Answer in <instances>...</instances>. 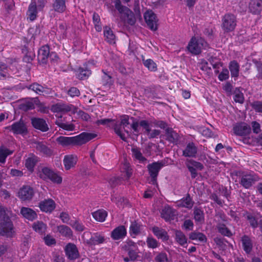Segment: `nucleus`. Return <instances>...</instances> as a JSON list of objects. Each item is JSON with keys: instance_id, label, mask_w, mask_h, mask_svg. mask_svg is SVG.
I'll return each instance as SVG.
<instances>
[{"instance_id": "6e6d98bb", "label": "nucleus", "mask_w": 262, "mask_h": 262, "mask_svg": "<svg viewBox=\"0 0 262 262\" xmlns=\"http://www.w3.org/2000/svg\"><path fill=\"white\" fill-rule=\"evenodd\" d=\"M9 75V69L4 62L0 61V79L5 78Z\"/></svg>"}, {"instance_id": "0e129e2a", "label": "nucleus", "mask_w": 262, "mask_h": 262, "mask_svg": "<svg viewBox=\"0 0 262 262\" xmlns=\"http://www.w3.org/2000/svg\"><path fill=\"white\" fill-rule=\"evenodd\" d=\"M229 73L227 69H223L222 71L219 75L218 78L220 80L224 81L229 78Z\"/></svg>"}, {"instance_id": "603ef678", "label": "nucleus", "mask_w": 262, "mask_h": 262, "mask_svg": "<svg viewBox=\"0 0 262 262\" xmlns=\"http://www.w3.org/2000/svg\"><path fill=\"white\" fill-rule=\"evenodd\" d=\"M69 225L77 231L82 232L85 229L83 224L77 220L71 221Z\"/></svg>"}, {"instance_id": "bf43d9fd", "label": "nucleus", "mask_w": 262, "mask_h": 262, "mask_svg": "<svg viewBox=\"0 0 262 262\" xmlns=\"http://www.w3.org/2000/svg\"><path fill=\"white\" fill-rule=\"evenodd\" d=\"M156 262H168L167 255L165 252L159 253L155 258Z\"/></svg>"}, {"instance_id": "ddd939ff", "label": "nucleus", "mask_w": 262, "mask_h": 262, "mask_svg": "<svg viewBox=\"0 0 262 262\" xmlns=\"http://www.w3.org/2000/svg\"><path fill=\"white\" fill-rule=\"evenodd\" d=\"M258 181L257 176L253 174H243L240 180V184L245 188H249Z\"/></svg>"}, {"instance_id": "2eb2a0df", "label": "nucleus", "mask_w": 262, "mask_h": 262, "mask_svg": "<svg viewBox=\"0 0 262 262\" xmlns=\"http://www.w3.org/2000/svg\"><path fill=\"white\" fill-rule=\"evenodd\" d=\"M126 235L127 231L125 227L120 225L111 232V237L114 240H120L123 239Z\"/></svg>"}, {"instance_id": "6e6552de", "label": "nucleus", "mask_w": 262, "mask_h": 262, "mask_svg": "<svg viewBox=\"0 0 262 262\" xmlns=\"http://www.w3.org/2000/svg\"><path fill=\"white\" fill-rule=\"evenodd\" d=\"M90 235H91V233L89 232H85L83 235L84 242L88 245H96L102 243L104 241V237L98 233H95L93 235H91L90 238H87Z\"/></svg>"}, {"instance_id": "e2e57ef3", "label": "nucleus", "mask_w": 262, "mask_h": 262, "mask_svg": "<svg viewBox=\"0 0 262 262\" xmlns=\"http://www.w3.org/2000/svg\"><path fill=\"white\" fill-rule=\"evenodd\" d=\"M45 244L49 246L55 245L56 243V240L50 234H48L43 238Z\"/></svg>"}, {"instance_id": "cd10ccee", "label": "nucleus", "mask_w": 262, "mask_h": 262, "mask_svg": "<svg viewBox=\"0 0 262 262\" xmlns=\"http://www.w3.org/2000/svg\"><path fill=\"white\" fill-rule=\"evenodd\" d=\"M34 148L40 154L50 156L52 154V150L42 142L35 143Z\"/></svg>"}, {"instance_id": "f257e3e1", "label": "nucleus", "mask_w": 262, "mask_h": 262, "mask_svg": "<svg viewBox=\"0 0 262 262\" xmlns=\"http://www.w3.org/2000/svg\"><path fill=\"white\" fill-rule=\"evenodd\" d=\"M208 46L207 42L202 37H192L188 43L187 49L191 54L197 55Z\"/></svg>"}, {"instance_id": "58836bf2", "label": "nucleus", "mask_w": 262, "mask_h": 262, "mask_svg": "<svg viewBox=\"0 0 262 262\" xmlns=\"http://www.w3.org/2000/svg\"><path fill=\"white\" fill-rule=\"evenodd\" d=\"M176 205L179 207L191 208L193 205V202L191 198H183L181 200L177 201Z\"/></svg>"}, {"instance_id": "680f3d73", "label": "nucleus", "mask_w": 262, "mask_h": 262, "mask_svg": "<svg viewBox=\"0 0 262 262\" xmlns=\"http://www.w3.org/2000/svg\"><path fill=\"white\" fill-rule=\"evenodd\" d=\"M247 220L249 221L250 225L253 228H256L258 227V223L256 218L252 214H248L246 216Z\"/></svg>"}, {"instance_id": "a18cd8bd", "label": "nucleus", "mask_w": 262, "mask_h": 262, "mask_svg": "<svg viewBox=\"0 0 262 262\" xmlns=\"http://www.w3.org/2000/svg\"><path fill=\"white\" fill-rule=\"evenodd\" d=\"M50 55V49L48 46H42L38 53V58L42 61L46 60Z\"/></svg>"}, {"instance_id": "72a5a7b5", "label": "nucleus", "mask_w": 262, "mask_h": 262, "mask_svg": "<svg viewBox=\"0 0 262 262\" xmlns=\"http://www.w3.org/2000/svg\"><path fill=\"white\" fill-rule=\"evenodd\" d=\"M173 231L175 235L176 241L181 246H184L187 242L185 235L181 230L173 229Z\"/></svg>"}, {"instance_id": "dca6fc26", "label": "nucleus", "mask_w": 262, "mask_h": 262, "mask_svg": "<svg viewBox=\"0 0 262 262\" xmlns=\"http://www.w3.org/2000/svg\"><path fill=\"white\" fill-rule=\"evenodd\" d=\"M78 161V157L75 155H67L64 156L63 163L66 170H69L75 166Z\"/></svg>"}, {"instance_id": "c9c22d12", "label": "nucleus", "mask_w": 262, "mask_h": 262, "mask_svg": "<svg viewBox=\"0 0 262 262\" xmlns=\"http://www.w3.org/2000/svg\"><path fill=\"white\" fill-rule=\"evenodd\" d=\"M53 8L57 12H64L66 10V0H54Z\"/></svg>"}, {"instance_id": "4be33fe9", "label": "nucleus", "mask_w": 262, "mask_h": 262, "mask_svg": "<svg viewBox=\"0 0 262 262\" xmlns=\"http://www.w3.org/2000/svg\"><path fill=\"white\" fill-rule=\"evenodd\" d=\"M40 210L46 212H51L55 208V203L52 199H48L39 204Z\"/></svg>"}, {"instance_id": "f03ea898", "label": "nucleus", "mask_w": 262, "mask_h": 262, "mask_svg": "<svg viewBox=\"0 0 262 262\" xmlns=\"http://www.w3.org/2000/svg\"><path fill=\"white\" fill-rule=\"evenodd\" d=\"M115 8L120 14L121 19L124 23L130 25L135 23V19L134 13L127 7L123 6L120 0L115 1Z\"/></svg>"}, {"instance_id": "c85d7f7f", "label": "nucleus", "mask_w": 262, "mask_h": 262, "mask_svg": "<svg viewBox=\"0 0 262 262\" xmlns=\"http://www.w3.org/2000/svg\"><path fill=\"white\" fill-rule=\"evenodd\" d=\"M122 125L115 124L114 126V131L115 133L123 141H126L127 137L129 135L128 132Z\"/></svg>"}, {"instance_id": "c756f323", "label": "nucleus", "mask_w": 262, "mask_h": 262, "mask_svg": "<svg viewBox=\"0 0 262 262\" xmlns=\"http://www.w3.org/2000/svg\"><path fill=\"white\" fill-rule=\"evenodd\" d=\"M56 142L64 147L74 145L73 137L60 136L57 138Z\"/></svg>"}, {"instance_id": "4c0bfd02", "label": "nucleus", "mask_w": 262, "mask_h": 262, "mask_svg": "<svg viewBox=\"0 0 262 262\" xmlns=\"http://www.w3.org/2000/svg\"><path fill=\"white\" fill-rule=\"evenodd\" d=\"M57 231L63 236L71 237L73 235V232L71 228L67 226L61 225L57 227Z\"/></svg>"}, {"instance_id": "a211bd4d", "label": "nucleus", "mask_w": 262, "mask_h": 262, "mask_svg": "<svg viewBox=\"0 0 262 262\" xmlns=\"http://www.w3.org/2000/svg\"><path fill=\"white\" fill-rule=\"evenodd\" d=\"M28 89L32 90L40 95H47L50 93V90L47 86H43L37 83H34L30 85Z\"/></svg>"}, {"instance_id": "338daca9", "label": "nucleus", "mask_w": 262, "mask_h": 262, "mask_svg": "<svg viewBox=\"0 0 262 262\" xmlns=\"http://www.w3.org/2000/svg\"><path fill=\"white\" fill-rule=\"evenodd\" d=\"M59 217L63 223L69 224L70 222V216L68 213L65 212H62L60 214Z\"/></svg>"}, {"instance_id": "412c9836", "label": "nucleus", "mask_w": 262, "mask_h": 262, "mask_svg": "<svg viewBox=\"0 0 262 262\" xmlns=\"http://www.w3.org/2000/svg\"><path fill=\"white\" fill-rule=\"evenodd\" d=\"M9 128L14 134H23L27 131L25 124L20 121L14 123L11 126L8 127V128Z\"/></svg>"}, {"instance_id": "0eeeda50", "label": "nucleus", "mask_w": 262, "mask_h": 262, "mask_svg": "<svg viewBox=\"0 0 262 262\" xmlns=\"http://www.w3.org/2000/svg\"><path fill=\"white\" fill-rule=\"evenodd\" d=\"M144 17L148 27L152 31H156L158 29V21L156 14L152 10L146 11Z\"/></svg>"}, {"instance_id": "774afa93", "label": "nucleus", "mask_w": 262, "mask_h": 262, "mask_svg": "<svg viewBox=\"0 0 262 262\" xmlns=\"http://www.w3.org/2000/svg\"><path fill=\"white\" fill-rule=\"evenodd\" d=\"M140 126L142 127L145 130L146 133H149L151 131L150 127L148 122L146 120H143L139 122Z\"/></svg>"}, {"instance_id": "ea45409f", "label": "nucleus", "mask_w": 262, "mask_h": 262, "mask_svg": "<svg viewBox=\"0 0 262 262\" xmlns=\"http://www.w3.org/2000/svg\"><path fill=\"white\" fill-rule=\"evenodd\" d=\"M18 196H32L34 193V190L30 186H23L20 188L18 191Z\"/></svg>"}, {"instance_id": "393cba45", "label": "nucleus", "mask_w": 262, "mask_h": 262, "mask_svg": "<svg viewBox=\"0 0 262 262\" xmlns=\"http://www.w3.org/2000/svg\"><path fill=\"white\" fill-rule=\"evenodd\" d=\"M166 139L170 143H175L179 140V135L172 128L167 127L165 129Z\"/></svg>"}, {"instance_id": "49530a36", "label": "nucleus", "mask_w": 262, "mask_h": 262, "mask_svg": "<svg viewBox=\"0 0 262 262\" xmlns=\"http://www.w3.org/2000/svg\"><path fill=\"white\" fill-rule=\"evenodd\" d=\"M189 237L191 240H198L202 243H206L207 242L206 235L199 232H193L190 233Z\"/></svg>"}, {"instance_id": "2f4dec72", "label": "nucleus", "mask_w": 262, "mask_h": 262, "mask_svg": "<svg viewBox=\"0 0 262 262\" xmlns=\"http://www.w3.org/2000/svg\"><path fill=\"white\" fill-rule=\"evenodd\" d=\"M240 66L236 60L231 61L229 64V69L232 77L237 78L239 76Z\"/></svg>"}, {"instance_id": "052dcab7", "label": "nucleus", "mask_w": 262, "mask_h": 262, "mask_svg": "<svg viewBox=\"0 0 262 262\" xmlns=\"http://www.w3.org/2000/svg\"><path fill=\"white\" fill-rule=\"evenodd\" d=\"M251 106L256 112L262 113L261 101H255L251 103Z\"/></svg>"}, {"instance_id": "5701e85b", "label": "nucleus", "mask_w": 262, "mask_h": 262, "mask_svg": "<svg viewBox=\"0 0 262 262\" xmlns=\"http://www.w3.org/2000/svg\"><path fill=\"white\" fill-rule=\"evenodd\" d=\"M249 11L253 14H258L262 11L261 0H250L249 4Z\"/></svg>"}, {"instance_id": "9d476101", "label": "nucleus", "mask_w": 262, "mask_h": 262, "mask_svg": "<svg viewBox=\"0 0 262 262\" xmlns=\"http://www.w3.org/2000/svg\"><path fill=\"white\" fill-rule=\"evenodd\" d=\"M13 224L9 217L0 222V234L10 236L12 235Z\"/></svg>"}, {"instance_id": "39448f33", "label": "nucleus", "mask_w": 262, "mask_h": 262, "mask_svg": "<svg viewBox=\"0 0 262 262\" xmlns=\"http://www.w3.org/2000/svg\"><path fill=\"white\" fill-rule=\"evenodd\" d=\"M44 6V0H38L37 2L36 0H32L27 12L28 18L31 21L34 20L37 17L38 12L43 9Z\"/></svg>"}, {"instance_id": "de8ad7c7", "label": "nucleus", "mask_w": 262, "mask_h": 262, "mask_svg": "<svg viewBox=\"0 0 262 262\" xmlns=\"http://www.w3.org/2000/svg\"><path fill=\"white\" fill-rule=\"evenodd\" d=\"M13 153L12 150H10L7 147L2 146L0 147V162L4 163L6 162L7 157Z\"/></svg>"}, {"instance_id": "5fc2aeb1", "label": "nucleus", "mask_w": 262, "mask_h": 262, "mask_svg": "<svg viewBox=\"0 0 262 262\" xmlns=\"http://www.w3.org/2000/svg\"><path fill=\"white\" fill-rule=\"evenodd\" d=\"M133 156L140 162H144L146 160V158L143 157L140 149L138 148H133L132 149Z\"/></svg>"}, {"instance_id": "7c9ffc66", "label": "nucleus", "mask_w": 262, "mask_h": 262, "mask_svg": "<svg viewBox=\"0 0 262 262\" xmlns=\"http://www.w3.org/2000/svg\"><path fill=\"white\" fill-rule=\"evenodd\" d=\"M37 162L38 158L33 154L30 155L26 160L25 166L29 171L32 172L33 171L34 167Z\"/></svg>"}, {"instance_id": "9b49d317", "label": "nucleus", "mask_w": 262, "mask_h": 262, "mask_svg": "<svg viewBox=\"0 0 262 262\" xmlns=\"http://www.w3.org/2000/svg\"><path fill=\"white\" fill-rule=\"evenodd\" d=\"M96 135L87 133H82L80 135L73 137L74 145H81L94 139Z\"/></svg>"}, {"instance_id": "6ab92c4d", "label": "nucleus", "mask_w": 262, "mask_h": 262, "mask_svg": "<svg viewBox=\"0 0 262 262\" xmlns=\"http://www.w3.org/2000/svg\"><path fill=\"white\" fill-rule=\"evenodd\" d=\"M31 123L35 128L42 132H46L49 129L46 121L41 118H33L31 119Z\"/></svg>"}, {"instance_id": "c03bdc74", "label": "nucleus", "mask_w": 262, "mask_h": 262, "mask_svg": "<svg viewBox=\"0 0 262 262\" xmlns=\"http://www.w3.org/2000/svg\"><path fill=\"white\" fill-rule=\"evenodd\" d=\"M216 228L219 232L222 235L228 237H231L232 235L231 230L224 224L218 223Z\"/></svg>"}, {"instance_id": "1a4fd4ad", "label": "nucleus", "mask_w": 262, "mask_h": 262, "mask_svg": "<svg viewBox=\"0 0 262 262\" xmlns=\"http://www.w3.org/2000/svg\"><path fill=\"white\" fill-rule=\"evenodd\" d=\"M234 133L237 136H245L249 135L251 132V127L245 122L238 123L233 126Z\"/></svg>"}, {"instance_id": "473e14b6", "label": "nucleus", "mask_w": 262, "mask_h": 262, "mask_svg": "<svg viewBox=\"0 0 262 262\" xmlns=\"http://www.w3.org/2000/svg\"><path fill=\"white\" fill-rule=\"evenodd\" d=\"M71 110L70 106L61 103L53 105L51 107V111L54 113H66L70 111Z\"/></svg>"}, {"instance_id": "09e8293b", "label": "nucleus", "mask_w": 262, "mask_h": 262, "mask_svg": "<svg viewBox=\"0 0 262 262\" xmlns=\"http://www.w3.org/2000/svg\"><path fill=\"white\" fill-rule=\"evenodd\" d=\"M193 214L194 219L195 220V222L201 224L204 222V214L203 211H202L200 209L194 208Z\"/></svg>"}, {"instance_id": "e433bc0d", "label": "nucleus", "mask_w": 262, "mask_h": 262, "mask_svg": "<svg viewBox=\"0 0 262 262\" xmlns=\"http://www.w3.org/2000/svg\"><path fill=\"white\" fill-rule=\"evenodd\" d=\"M68 26L66 23H62L59 24L57 30V34L59 36V39H66L68 37Z\"/></svg>"}, {"instance_id": "aec40b11", "label": "nucleus", "mask_w": 262, "mask_h": 262, "mask_svg": "<svg viewBox=\"0 0 262 262\" xmlns=\"http://www.w3.org/2000/svg\"><path fill=\"white\" fill-rule=\"evenodd\" d=\"M241 242L244 251L247 254H250L253 247L251 238L248 235H244L241 237Z\"/></svg>"}, {"instance_id": "bb28decb", "label": "nucleus", "mask_w": 262, "mask_h": 262, "mask_svg": "<svg viewBox=\"0 0 262 262\" xmlns=\"http://www.w3.org/2000/svg\"><path fill=\"white\" fill-rule=\"evenodd\" d=\"M174 215V210L169 206H165L161 213V217L166 221L173 220Z\"/></svg>"}, {"instance_id": "a19ab883", "label": "nucleus", "mask_w": 262, "mask_h": 262, "mask_svg": "<svg viewBox=\"0 0 262 262\" xmlns=\"http://www.w3.org/2000/svg\"><path fill=\"white\" fill-rule=\"evenodd\" d=\"M91 74V72L86 68H79L76 71V77L79 79H85Z\"/></svg>"}, {"instance_id": "b1692460", "label": "nucleus", "mask_w": 262, "mask_h": 262, "mask_svg": "<svg viewBox=\"0 0 262 262\" xmlns=\"http://www.w3.org/2000/svg\"><path fill=\"white\" fill-rule=\"evenodd\" d=\"M151 230L154 234L158 239H161L163 241H167L168 240L169 236L165 229L157 226H154L151 228Z\"/></svg>"}, {"instance_id": "37998d69", "label": "nucleus", "mask_w": 262, "mask_h": 262, "mask_svg": "<svg viewBox=\"0 0 262 262\" xmlns=\"http://www.w3.org/2000/svg\"><path fill=\"white\" fill-rule=\"evenodd\" d=\"M33 229L40 234L45 233L47 229V225L41 221H37L33 223Z\"/></svg>"}, {"instance_id": "7ed1b4c3", "label": "nucleus", "mask_w": 262, "mask_h": 262, "mask_svg": "<svg viewBox=\"0 0 262 262\" xmlns=\"http://www.w3.org/2000/svg\"><path fill=\"white\" fill-rule=\"evenodd\" d=\"M171 163V160L169 158L153 162L147 166L149 174L154 183L157 181V178L161 169L164 166H167Z\"/></svg>"}, {"instance_id": "13d9d810", "label": "nucleus", "mask_w": 262, "mask_h": 262, "mask_svg": "<svg viewBox=\"0 0 262 262\" xmlns=\"http://www.w3.org/2000/svg\"><path fill=\"white\" fill-rule=\"evenodd\" d=\"M233 99L236 102L241 104L244 101V95L238 89H236L234 91Z\"/></svg>"}, {"instance_id": "a878e982", "label": "nucleus", "mask_w": 262, "mask_h": 262, "mask_svg": "<svg viewBox=\"0 0 262 262\" xmlns=\"http://www.w3.org/2000/svg\"><path fill=\"white\" fill-rule=\"evenodd\" d=\"M20 213L25 218L31 221L34 220L37 217V215L35 211L27 207H22L20 210Z\"/></svg>"}, {"instance_id": "3c124183", "label": "nucleus", "mask_w": 262, "mask_h": 262, "mask_svg": "<svg viewBox=\"0 0 262 262\" xmlns=\"http://www.w3.org/2000/svg\"><path fill=\"white\" fill-rule=\"evenodd\" d=\"M146 242L149 248L155 249L160 246V243L151 236H148L147 237Z\"/></svg>"}, {"instance_id": "79ce46f5", "label": "nucleus", "mask_w": 262, "mask_h": 262, "mask_svg": "<svg viewBox=\"0 0 262 262\" xmlns=\"http://www.w3.org/2000/svg\"><path fill=\"white\" fill-rule=\"evenodd\" d=\"M107 213L104 210H98L92 213V216L98 222H103L105 220Z\"/></svg>"}, {"instance_id": "20e7f679", "label": "nucleus", "mask_w": 262, "mask_h": 262, "mask_svg": "<svg viewBox=\"0 0 262 262\" xmlns=\"http://www.w3.org/2000/svg\"><path fill=\"white\" fill-rule=\"evenodd\" d=\"M38 176L43 180H50L54 183L60 184L62 183V178L58 173L55 172L52 169L45 167L38 171Z\"/></svg>"}, {"instance_id": "f3484780", "label": "nucleus", "mask_w": 262, "mask_h": 262, "mask_svg": "<svg viewBox=\"0 0 262 262\" xmlns=\"http://www.w3.org/2000/svg\"><path fill=\"white\" fill-rule=\"evenodd\" d=\"M198 152V147L193 142L188 143L183 151V156L185 157L195 158Z\"/></svg>"}, {"instance_id": "f8f14e48", "label": "nucleus", "mask_w": 262, "mask_h": 262, "mask_svg": "<svg viewBox=\"0 0 262 262\" xmlns=\"http://www.w3.org/2000/svg\"><path fill=\"white\" fill-rule=\"evenodd\" d=\"M144 227L145 226L140 222L137 221L132 222L129 229L130 236L135 237L142 234L144 232Z\"/></svg>"}, {"instance_id": "4468645a", "label": "nucleus", "mask_w": 262, "mask_h": 262, "mask_svg": "<svg viewBox=\"0 0 262 262\" xmlns=\"http://www.w3.org/2000/svg\"><path fill=\"white\" fill-rule=\"evenodd\" d=\"M66 254L70 260H75L79 257V253L76 246L73 243H69L64 248Z\"/></svg>"}, {"instance_id": "423d86ee", "label": "nucleus", "mask_w": 262, "mask_h": 262, "mask_svg": "<svg viewBox=\"0 0 262 262\" xmlns=\"http://www.w3.org/2000/svg\"><path fill=\"white\" fill-rule=\"evenodd\" d=\"M236 26V18L234 15L226 14L222 18V27L225 32L233 31Z\"/></svg>"}, {"instance_id": "8fccbe9b", "label": "nucleus", "mask_w": 262, "mask_h": 262, "mask_svg": "<svg viewBox=\"0 0 262 262\" xmlns=\"http://www.w3.org/2000/svg\"><path fill=\"white\" fill-rule=\"evenodd\" d=\"M142 61L144 66L150 71L155 72L157 70V65L152 59H142Z\"/></svg>"}, {"instance_id": "4d7b16f0", "label": "nucleus", "mask_w": 262, "mask_h": 262, "mask_svg": "<svg viewBox=\"0 0 262 262\" xmlns=\"http://www.w3.org/2000/svg\"><path fill=\"white\" fill-rule=\"evenodd\" d=\"M186 165L187 167H188V166H190V167H192L193 168H196L199 170H202L204 168V166L201 163L193 160H187Z\"/></svg>"}, {"instance_id": "f704fd0d", "label": "nucleus", "mask_w": 262, "mask_h": 262, "mask_svg": "<svg viewBox=\"0 0 262 262\" xmlns=\"http://www.w3.org/2000/svg\"><path fill=\"white\" fill-rule=\"evenodd\" d=\"M103 34L105 40L107 42L111 44L115 43L116 36L110 27L107 26L104 27Z\"/></svg>"}, {"instance_id": "69168bd1", "label": "nucleus", "mask_w": 262, "mask_h": 262, "mask_svg": "<svg viewBox=\"0 0 262 262\" xmlns=\"http://www.w3.org/2000/svg\"><path fill=\"white\" fill-rule=\"evenodd\" d=\"M113 202L116 203L119 207H124V202L126 201L124 198H112L111 199Z\"/></svg>"}, {"instance_id": "864d4df0", "label": "nucleus", "mask_w": 262, "mask_h": 262, "mask_svg": "<svg viewBox=\"0 0 262 262\" xmlns=\"http://www.w3.org/2000/svg\"><path fill=\"white\" fill-rule=\"evenodd\" d=\"M121 172L124 173L125 179H128L132 174V169L129 164L126 162L124 163L121 167Z\"/></svg>"}]
</instances>
